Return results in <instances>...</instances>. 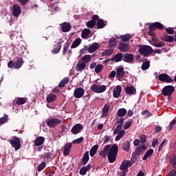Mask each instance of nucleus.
<instances>
[{"label": "nucleus", "mask_w": 176, "mask_h": 176, "mask_svg": "<svg viewBox=\"0 0 176 176\" xmlns=\"http://www.w3.org/2000/svg\"><path fill=\"white\" fill-rule=\"evenodd\" d=\"M138 155H135V153H132V157L130 160H124L120 166V169L122 171L120 173V176H126V174L129 173V167H131L133 164L135 163L137 160H138Z\"/></svg>", "instance_id": "f257e3e1"}, {"label": "nucleus", "mask_w": 176, "mask_h": 176, "mask_svg": "<svg viewBox=\"0 0 176 176\" xmlns=\"http://www.w3.org/2000/svg\"><path fill=\"white\" fill-rule=\"evenodd\" d=\"M119 149V147L118 146V144H114L112 145L111 147H110V150H109L108 153V160L109 163H115L116 160V157H118V151Z\"/></svg>", "instance_id": "f03ea898"}, {"label": "nucleus", "mask_w": 176, "mask_h": 176, "mask_svg": "<svg viewBox=\"0 0 176 176\" xmlns=\"http://www.w3.org/2000/svg\"><path fill=\"white\" fill-rule=\"evenodd\" d=\"M138 52L140 54H142V56H144V57H148V56H151L152 53H153V49L152 47L149 45H140Z\"/></svg>", "instance_id": "7ed1b4c3"}, {"label": "nucleus", "mask_w": 176, "mask_h": 176, "mask_svg": "<svg viewBox=\"0 0 176 176\" xmlns=\"http://www.w3.org/2000/svg\"><path fill=\"white\" fill-rule=\"evenodd\" d=\"M10 144L12 145V148H14L15 151H19L21 148V144L20 142V138L16 136H13L10 140Z\"/></svg>", "instance_id": "20e7f679"}, {"label": "nucleus", "mask_w": 176, "mask_h": 176, "mask_svg": "<svg viewBox=\"0 0 176 176\" xmlns=\"http://www.w3.org/2000/svg\"><path fill=\"white\" fill-rule=\"evenodd\" d=\"M174 91H175V88L172 85L165 86L162 90V93L164 97H168L171 96Z\"/></svg>", "instance_id": "39448f33"}, {"label": "nucleus", "mask_w": 176, "mask_h": 176, "mask_svg": "<svg viewBox=\"0 0 176 176\" xmlns=\"http://www.w3.org/2000/svg\"><path fill=\"white\" fill-rule=\"evenodd\" d=\"M90 89L94 93L100 94L104 93L107 90V86L94 84Z\"/></svg>", "instance_id": "423d86ee"}, {"label": "nucleus", "mask_w": 176, "mask_h": 176, "mask_svg": "<svg viewBox=\"0 0 176 176\" xmlns=\"http://www.w3.org/2000/svg\"><path fill=\"white\" fill-rule=\"evenodd\" d=\"M158 79L160 82L165 83H173L174 80L166 73H162L158 76Z\"/></svg>", "instance_id": "0eeeda50"}, {"label": "nucleus", "mask_w": 176, "mask_h": 176, "mask_svg": "<svg viewBox=\"0 0 176 176\" xmlns=\"http://www.w3.org/2000/svg\"><path fill=\"white\" fill-rule=\"evenodd\" d=\"M122 61L128 64H134V54L126 53L123 55Z\"/></svg>", "instance_id": "6e6552de"}, {"label": "nucleus", "mask_w": 176, "mask_h": 176, "mask_svg": "<svg viewBox=\"0 0 176 176\" xmlns=\"http://www.w3.org/2000/svg\"><path fill=\"white\" fill-rule=\"evenodd\" d=\"M58 124H61V120L58 118H51L47 122V126L48 127H56Z\"/></svg>", "instance_id": "1a4fd4ad"}, {"label": "nucleus", "mask_w": 176, "mask_h": 176, "mask_svg": "<svg viewBox=\"0 0 176 176\" xmlns=\"http://www.w3.org/2000/svg\"><path fill=\"white\" fill-rule=\"evenodd\" d=\"M98 19H100V16H98V15L96 14L94 15L91 17V20L87 22V27L88 28H94V27H96V21H97V20H98Z\"/></svg>", "instance_id": "9d476101"}, {"label": "nucleus", "mask_w": 176, "mask_h": 176, "mask_svg": "<svg viewBox=\"0 0 176 176\" xmlns=\"http://www.w3.org/2000/svg\"><path fill=\"white\" fill-rule=\"evenodd\" d=\"M126 75V72H124V67L122 66H119L116 69V79H122Z\"/></svg>", "instance_id": "9b49d317"}, {"label": "nucleus", "mask_w": 176, "mask_h": 176, "mask_svg": "<svg viewBox=\"0 0 176 176\" xmlns=\"http://www.w3.org/2000/svg\"><path fill=\"white\" fill-rule=\"evenodd\" d=\"M82 130H83V125L82 124H76L72 128L71 133L76 135V134L81 133Z\"/></svg>", "instance_id": "f8f14e48"}, {"label": "nucleus", "mask_w": 176, "mask_h": 176, "mask_svg": "<svg viewBox=\"0 0 176 176\" xmlns=\"http://www.w3.org/2000/svg\"><path fill=\"white\" fill-rule=\"evenodd\" d=\"M21 14V7L18 4H14L12 6V15L14 17H19Z\"/></svg>", "instance_id": "ddd939ff"}, {"label": "nucleus", "mask_w": 176, "mask_h": 176, "mask_svg": "<svg viewBox=\"0 0 176 176\" xmlns=\"http://www.w3.org/2000/svg\"><path fill=\"white\" fill-rule=\"evenodd\" d=\"M164 28V25L160 22H155L151 23L149 27L148 30L156 31V29L157 30H163Z\"/></svg>", "instance_id": "4468645a"}, {"label": "nucleus", "mask_w": 176, "mask_h": 176, "mask_svg": "<svg viewBox=\"0 0 176 176\" xmlns=\"http://www.w3.org/2000/svg\"><path fill=\"white\" fill-rule=\"evenodd\" d=\"M85 96V89L82 87H78L74 90V96L75 98H82Z\"/></svg>", "instance_id": "2eb2a0df"}, {"label": "nucleus", "mask_w": 176, "mask_h": 176, "mask_svg": "<svg viewBox=\"0 0 176 176\" xmlns=\"http://www.w3.org/2000/svg\"><path fill=\"white\" fill-rule=\"evenodd\" d=\"M122 93V87L120 85H117L113 91V96L114 98H119L120 97V94Z\"/></svg>", "instance_id": "dca6fc26"}, {"label": "nucleus", "mask_w": 176, "mask_h": 176, "mask_svg": "<svg viewBox=\"0 0 176 176\" xmlns=\"http://www.w3.org/2000/svg\"><path fill=\"white\" fill-rule=\"evenodd\" d=\"M145 149H146L145 144H140L139 146L135 148V152L133 153H135L136 156L140 157V155H141V153H142Z\"/></svg>", "instance_id": "f3484780"}, {"label": "nucleus", "mask_w": 176, "mask_h": 176, "mask_svg": "<svg viewBox=\"0 0 176 176\" xmlns=\"http://www.w3.org/2000/svg\"><path fill=\"white\" fill-rule=\"evenodd\" d=\"M60 28L63 32H69V31H71V28H72V26L71 25V23L64 22L60 25Z\"/></svg>", "instance_id": "a211bd4d"}, {"label": "nucleus", "mask_w": 176, "mask_h": 176, "mask_svg": "<svg viewBox=\"0 0 176 176\" xmlns=\"http://www.w3.org/2000/svg\"><path fill=\"white\" fill-rule=\"evenodd\" d=\"M91 168V164H89L87 166H82L79 171V174L80 175H86L87 171H89V170Z\"/></svg>", "instance_id": "6ab92c4d"}, {"label": "nucleus", "mask_w": 176, "mask_h": 176, "mask_svg": "<svg viewBox=\"0 0 176 176\" xmlns=\"http://www.w3.org/2000/svg\"><path fill=\"white\" fill-rule=\"evenodd\" d=\"M86 67L87 65L85 63L79 61L76 65V70L77 72H82V71H85Z\"/></svg>", "instance_id": "aec40b11"}, {"label": "nucleus", "mask_w": 176, "mask_h": 176, "mask_svg": "<svg viewBox=\"0 0 176 176\" xmlns=\"http://www.w3.org/2000/svg\"><path fill=\"white\" fill-rule=\"evenodd\" d=\"M110 149L111 144L106 145L104 148V150L99 153L100 156H102V157H107V154L108 155Z\"/></svg>", "instance_id": "412c9836"}, {"label": "nucleus", "mask_w": 176, "mask_h": 176, "mask_svg": "<svg viewBox=\"0 0 176 176\" xmlns=\"http://www.w3.org/2000/svg\"><path fill=\"white\" fill-rule=\"evenodd\" d=\"M63 41L60 42H58L56 45H54V49L52 50V53H53L54 54H57L58 53H60V50H61V43Z\"/></svg>", "instance_id": "4be33fe9"}, {"label": "nucleus", "mask_w": 176, "mask_h": 176, "mask_svg": "<svg viewBox=\"0 0 176 176\" xmlns=\"http://www.w3.org/2000/svg\"><path fill=\"white\" fill-rule=\"evenodd\" d=\"M111 61H116V63H119L123 60V54L118 53L115 56H113L111 59Z\"/></svg>", "instance_id": "5701e85b"}, {"label": "nucleus", "mask_w": 176, "mask_h": 176, "mask_svg": "<svg viewBox=\"0 0 176 176\" xmlns=\"http://www.w3.org/2000/svg\"><path fill=\"white\" fill-rule=\"evenodd\" d=\"M125 93L129 96H133L135 94V88L133 86H128L125 89Z\"/></svg>", "instance_id": "b1692460"}, {"label": "nucleus", "mask_w": 176, "mask_h": 176, "mask_svg": "<svg viewBox=\"0 0 176 176\" xmlns=\"http://www.w3.org/2000/svg\"><path fill=\"white\" fill-rule=\"evenodd\" d=\"M121 148L122 151H124L125 152H129V151H130V141L126 140L125 142H123L121 144Z\"/></svg>", "instance_id": "393cba45"}, {"label": "nucleus", "mask_w": 176, "mask_h": 176, "mask_svg": "<svg viewBox=\"0 0 176 176\" xmlns=\"http://www.w3.org/2000/svg\"><path fill=\"white\" fill-rule=\"evenodd\" d=\"M45 143V138L42 136L37 137L34 141L36 146H41Z\"/></svg>", "instance_id": "a878e982"}, {"label": "nucleus", "mask_w": 176, "mask_h": 176, "mask_svg": "<svg viewBox=\"0 0 176 176\" xmlns=\"http://www.w3.org/2000/svg\"><path fill=\"white\" fill-rule=\"evenodd\" d=\"M98 46H100L98 43H92L88 48L89 53H94V52L98 50Z\"/></svg>", "instance_id": "bb28decb"}, {"label": "nucleus", "mask_w": 176, "mask_h": 176, "mask_svg": "<svg viewBox=\"0 0 176 176\" xmlns=\"http://www.w3.org/2000/svg\"><path fill=\"white\" fill-rule=\"evenodd\" d=\"M161 41H164V42H169L171 43L174 42V37L170 35L165 34L164 36H161Z\"/></svg>", "instance_id": "cd10ccee"}, {"label": "nucleus", "mask_w": 176, "mask_h": 176, "mask_svg": "<svg viewBox=\"0 0 176 176\" xmlns=\"http://www.w3.org/2000/svg\"><path fill=\"white\" fill-rule=\"evenodd\" d=\"M119 49L121 52H129L130 47H129V45L126 43H120L118 45Z\"/></svg>", "instance_id": "c85d7f7f"}, {"label": "nucleus", "mask_w": 176, "mask_h": 176, "mask_svg": "<svg viewBox=\"0 0 176 176\" xmlns=\"http://www.w3.org/2000/svg\"><path fill=\"white\" fill-rule=\"evenodd\" d=\"M56 98H57V96H56L54 94H50L47 96V98H46L47 102H48V104L54 102V101H56Z\"/></svg>", "instance_id": "c756f323"}, {"label": "nucleus", "mask_w": 176, "mask_h": 176, "mask_svg": "<svg viewBox=\"0 0 176 176\" xmlns=\"http://www.w3.org/2000/svg\"><path fill=\"white\" fill-rule=\"evenodd\" d=\"M72 147V144H71V143H67L65 144L64 149H63L64 156H68V155H69V151Z\"/></svg>", "instance_id": "7c9ffc66"}, {"label": "nucleus", "mask_w": 176, "mask_h": 176, "mask_svg": "<svg viewBox=\"0 0 176 176\" xmlns=\"http://www.w3.org/2000/svg\"><path fill=\"white\" fill-rule=\"evenodd\" d=\"M89 160H90V157H89V151H87L85 153V154L82 156V166H86V164H87Z\"/></svg>", "instance_id": "2f4dec72"}, {"label": "nucleus", "mask_w": 176, "mask_h": 176, "mask_svg": "<svg viewBox=\"0 0 176 176\" xmlns=\"http://www.w3.org/2000/svg\"><path fill=\"white\" fill-rule=\"evenodd\" d=\"M91 32V30L89 28H85L82 30V34H81V38L82 39H86L90 35V33Z\"/></svg>", "instance_id": "473e14b6"}, {"label": "nucleus", "mask_w": 176, "mask_h": 176, "mask_svg": "<svg viewBox=\"0 0 176 176\" xmlns=\"http://www.w3.org/2000/svg\"><path fill=\"white\" fill-rule=\"evenodd\" d=\"M23 64H24V60H23V58H19L15 62V65H14L15 69H19V68H21V67H23Z\"/></svg>", "instance_id": "72a5a7b5"}, {"label": "nucleus", "mask_w": 176, "mask_h": 176, "mask_svg": "<svg viewBox=\"0 0 176 176\" xmlns=\"http://www.w3.org/2000/svg\"><path fill=\"white\" fill-rule=\"evenodd\" d=\"M126 113H127V110L124 108H121L118 109L117 112V116H118V118H123L126 116Z\"/></svg>", "instance_id": "f704fd0d"}, {"label": "nucleus", "mask_w": 176, "mask_h": 176, "mask_svg": "<svg viewBox=\"0 0 176 176\" xmlns=\"http://www.w3.org/2000/svg\"><path fill=\"white\" fill-rule=\"evenodd\" d=\"M97 151H98V145L96 144L92 146V148L89 151V155L91 157H94V155L97 153Z\"/></svg>", "instance_id": "c9c22d12"}, {"label": "nucleus", "mask_w": 176, "mask_h": 176, "mask_svg": "<svg viewBox=\"0 0 176 176\" xmlns=\"http://www.w3.org/2000/svg\"><path fill=\"white\" fill-rule=\"evenodd\" d=\"M80 43H82V39L80 38H76V40L72 44L71 49H75L76 47H78Z\"/></svg>", "instance_id": "e433bc0d"}, {"label": "nucleus", "mask_w": 176, "mask_h": 176, "mask_svg": "<svg viewBox=\"0 0 176 176\" xmlns=\"http://www.w3.org/2000/svg\"><path fill=\"white\" fill-rule=\"evenodd\" d=\"M97 21L96 26L98 30H101V28H104L107 25L103 19H98Z\"/></svg>", "instance_id": "4c0bfd02"}, {"label": "nucleus", "mask_w": 176, "mask_h": 176, "mask_svg": "<svg viewBox=\"0 0 176 176\" xmlns=\"http://www.w3.org/2000/svg\"><path fill=\"white\" fill-rule=\"evenodd\" d=\"M69 82V78L68 77L65 78L63 79L58 84V87L60 89L65 87V85Z\"/></svg>", "instance_id": "58836bf2"}, {"label": "nucleus", "mask_w": 176, "mask_h": 176, "mask_svg": "<svg viewBox=\"0 0 176 176\" xmlns=\"http://www.w3.org/2000/svg\"><path fill=\"white\" fill-rule=\"evenodd\" d=\"M126 135V131L122 130L120 132H118V135L115 138V141L118 142L119 141L121 138H123L124 135Z\"/></svg>", "instance_id": "ea45409f"}, {"label": "nucleus", "mask_w": 176, "mask_h": 176, "mask_svg": "<svg viewBox=\"0 0 176 176\" xmlns=\"http://www.w3.org/2000/svg\"><path fill=\"white\" fill-rule=\"evenodd\" d=\"M149 67H151V61L146 60L142 65V71H146V69H149Z\"/></svg>", "instance_id": "a19ab883"}, {"label": "nucleus", "mask_w": 176, "mask_h": 176, "mask_svg": "<svg viewBox=\"0 0 176 176\" xmlns=\"http://www.w3.org/2000/svg\"><path fill=\"white\" fill-rule=\"evenodd\" d=\"M152 155H153V149L150 148L144 154V155L143 157V160H146V159H148V157H149V156H152Z\"/></svg>", "instance_id": "79ce46f5"}, {"label": "nucleus", "mask_w": 176, "mask_h": 176, "mask_svg": "<svg viewBox=\"0 0 176 176\" xmlns=\"http://www.w3.org/2000/svg\"><path fill=\"white\" fill-rule=\"evenodd\" d=\"M90 60H91V56L90 55H85L81 58V61H82L84 64H87V63H89Z\"/></svg>", "instance_id": "37998d69"}, {"label": "nucleus", "mask_w": 176, "mask_h": 176, "mask_svg": "<svg viewBox=\"0 0 176 176\" xmlns=\"http://www.w3.org/2000/svg\"><path fill=\"white\" fill-rule=\"evenodd\" d=\"M130 38H131V34H124L120 36V39L121 41H122V42H127V41H129Z\"/></svg>", "instance_id": "c03bdc74"}, {"label": "nucleus", "mask_w": 176, "mask_h": 176, "mask_svg": "<svg viewBox=\"0 0 176 176\" xmlns=\"http://www.w3.org/2000/svg\"><path fill=\"white\" fill-rule=\"evenodd\" d=\"M117 41L116 38H110L109 41V47H113L116 46Z\"/></svg>", "instance_id": "a18cd8bd"}, {"label": "nucleus", "mask_w": 176, "mask_h": 176, "mask_svg": "<svg viewBox=\"0 0 176 176\" xmlns=\"http://www.w3.org/2000/svg\"><path fill=\"white\" fill-rule=\"evenodd\" d=\"M133 124V119H130L129 121L124 122V130H127V129H129L130 126Z\"/></svg>", "instance_id": "49530a36"}, {"label": "nucleus", "mask_w": 176, "mask_h": 176, "mask_svg": "<svg viewBox=\"0 0 176 176\" xmlns=\"http://www.w3.org/2000/svg\"><path fill=\"white\" fill-rule=\"evenodd\" d=\"M103 69L104 66L102 64L96 65V67H95L96 74H100V72H101V71H102Z\"/></svg>", "instance_id": "de8ad7c7"}, {"label": "nucleus", "mask_w": 176, "mask_h": 176, "mask_svg": "<svg viewBox=\"0 0 176 176\" xmlns=\"http://www.w3.org/2000/svg\"><path fill=\"white\" fill-rule=\"evenodd\" d=\"M25 99L24 98H16V105H23V104L25 102Z\"/></svg>", "instance_id": "09e8293b"}, {"label": "nucleus", "mask_w": 176, "mask_h": 176, "mask_svg": "<svg viewBox=\"0 0 176 176\" xmlns=\"http://www.w3.org/2000/svg\"><path fill=\"white\" fill-rule=\"evenodd\" d=\"M109 107H111L109 105V104H108V103L105 104L102 109V113H107L109 112Z\"/></svg>", "instance_id": "8fccbe9b"}, {"label": "nucleus", "mask_w": 176, "mask_h": 176, "mask_svg": "<svg viewBox=\"0 0 176 176\" xmlns=\"http://www.w3.org/2000/svg\"><path fill=\"white\" fill-rule=\"evenodd\" d=\"M176 124V120H172L170 123H169V125L168 126V130L169 131H171V130H173V129H174V126H175Z\"/></svg>", "instance_id": "3c124183"}, {"label": "nucleus", "mask_w": 176, "mask_h": 176, "mask_svg": "<svg viewBox=\"0 0 176 176\" xmlns=\"http://www.w3.org/2000/svg\"><path fill=\"white\" fill-rule=\"evenodd\" d=\"M112 53H113V50L109 49V50H104L102 54V56H111Z\"/></svg>", "instance_id": "603ef678"}, {"label": "nucleus", "mask_w": 176, "mask_h": 176, "mask_svg": "<svg viewBox=\"0 0 176 176\" xmlns=\"http://www.w3.org/2000/svg\"><path fill=\"white\" fill-rule=\"evenodd\" d=\"M142 115L144 116H146V118H151V116H153L152 113L149 112L148 110H144L142 111Z\"/></svg>", "instance_id": "864d4df0"}, {"label": "nucleus", "mask_w": 176, "mask_h": 176, "mask_svg": "<svg viewBox=\"0 0 176 176\" xmlns=\"http://www.w3.org/2000/svg\"><path fill=\"white\" fill-rule=\"evenodd\" d=\"M69 49V43L67 42L65 43V45L63 47V54H67V52H68V50Z\"/></svg>", "instance_id": "5fc2aeb1"}, {"label": "nucleus", "mask_w": 176, "mask_h": 176, "mask_svg": "<svg viewBox=\"0 0 176 176\" xmlns=\"http://www.w3.org/2000/svg\"><path fill=\"white\" fill-rule=\"evenodd\" d=\"M165 31L167 32L169 35H174L175 32L173 29V28H165Z\"/></svg>", "instance_id": "6e6d98bb"}, {"label": "nucleus", "mask_w": 176, "mask_h": 176, "mask_svg": "<svg viewBox=\"0 0 176 176\" xmlns=\"http://www.w3.org/2000/svg\"><path fill=\"white\" fill-rule=\"evenodd\" d=\"M122 129H123L122 125H117L116 129L114 130L113 134H118L119 132L122 131Z\"/></svg>", "instance_id": "4d7b16f0"}, {"label": "nucleus", "mask_w": 176, "mask_h": 176, "mask_svg": "<svg viewBox=\"0 0 176 176\" xmlns=\"http://www.w3.org/2000/svg\"><path fill=\"white\" fill-rule=\"evenodd\" d=\"M45 167H46V163L42 162L41 164H40L38 166L37 170H38V171L41 172V171H42V170H43L45 168Z\"/></svg>", "instance_id": "13d9d810"}, {"label": "nucleus", "mask_w": 176, "mask_h": 176, "mask_svg": "<svg viewBox=\"0 0 176 176\" xmlns=\"http://www.w3.org/2000/svg\"><path fill=\"white\" fill-rule=\"evenodd\" d=\"M153 46L155 47H163V46H166V43L162 41H160L159 43H154Z\"/></svg>", "instance_id": "bf43d9fd"}, {"label": "nucleus", "mask_w": 176, "mask_h": 176, "mask_svg": "<svg viewBox=\"0 0 176 176\" xmlns=\"http://www.w3.org/2000/svg\"><path fill=\"white\" fill-rule=\"evenodd\" d=\"M170 163L171 164H173V168L176 170V157L175 156L172 157V158L170 159Z\"/></svg>", "instance_id": "052dcab7"}, {"label": "nucleus", "mask_w": 176, "mask_h": 176, "mask_svg": "<svg viewBox=\"0 0 176 176\" xmlns=\"http://www.w3.org/2000/svg\"><path fill=\"white\" fill-rule=\"evenodd\" d=\"M8 122V116L0 118V124H3Z\"/></svg>", "instance_id": "680f3d73"}, {"label": "nucleus", "mask_w": 176, "mask_h": 176, "mask_svg": "<svg viewBox=\"0 0 176 176\" xmlns=\"http://www.w3.org/2000/svg\"><path fill=\"white\" fill-rule=\"evenodd\" d=\"M140 140L141 144H145L146 142V135H140Z\"/></svg>", "instance_id": "e2e57ef3"}, {"label": "nucleus", "mask_w": 176, "mask_h": 176, "mask_svg": "<svg viewBox=\"0 0 176 176\" xmlns=\"http://www.w3.org/2000/svg\"><path fill=\"white\" fill-rule=\"evenodd\" d=\"M83 140H85L83 137L79 138L73 140V144H80V142H83Z\"/></svg>", "instance_id": "0e129e2a"}, {"label": "nucleus", "mask_w": 176, "mask_h": 176, "mask_svg": "<svg viewBox=\"0 0 176 176\" xmlns=\"http://www.w3.org/2000/svg\"><path fill=\"white\" fill-rule=\"evenodd\" d=\"M16 1H17V2L21 3V5L22 6H25V5H27L28 3V2L30 1V0H16Z\"/></svg>", "instance_id": "69168bd1"}, {"label": "nucleus", "mask_w": 176, "mask_h": 176, "mask_svg": "<svg viewBox=\"0 0 176 176\" xmlns=\"http://www.w3.org/2000/svg\"><path fill=\"white\" fill-rule=\"evenodd\" d=\"M124 122V118H120L119 120L116 121V124H118L119 126H123V123Z\"/></svg>", "instance_id": "338daca9"}, {"label": "nucleus", "mask_w": 176, "mask_h": 176, "mask_svg": "<svg viewBox=\"0 0 176 176\" xmlns=\"http://www.w3.org/2000/svg\"><path fill=\"white\" fill-rule=\"evenodd\" d=\"M168 176H176V171H175V170H170V171L168 173Z\"/></svg>", "instance_id": "774afa93"}]
</instances>
